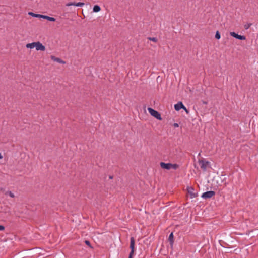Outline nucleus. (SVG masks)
I'll return each mask as SVG.
<instances>
[{"mask_svg": "<svg viewBox=\"0 0 258 258\" xmlns=\"http://www.w3.org/2000/svg\"><path fill=\"white\" fill-rule=\"evenodd\" d=\"M148 110L150 113V114L154 116L156 119L161 120L162 119L160 114L156 110L151 108H148Z\"/></svg>", "mask_w": 258, "mask_h": 258, "instance_id": "nucleus-1", "label": "nucleus"}, {"mask_svg": "<svg viewBox=\"0 0 258 258\" xmlns=\"http://www.w3.org/2000/svg\"><path fill=\"white\" fill-rule=\"evenodd\" d=\"M199 163L200 165L201 168L204 171H205L207 170L208 166L210 164V162L209 161H206L204 159L199 160Z\"/></svg>", "mask_w": 258, "mask_h": 258, "instance_id": "nucleus-2", "label": "nucleus"}, {"mask_svg": "<svg viewBox=\"0 0 258 258\" xmlns=\"http://www.w3.org/2000/svg\"><path fill=\"white\" fill-rule=\"evenodd\" d=\"M130 240V248H131V251L130 253V254L133 255L135 252V240L133 237H131Z\"/></svg>", "mask_w": 258, "mask_h": 258, "instance_id": "nucleus-3", "label": "nucleus"}, {"mask_svg": "<svg viewBox=\"0 0 258 258\" xmlns=\"http://www.w3.org/2000/svg\"><path fill=\"white\" fill-rule=\"evenodd\" d=\"M229 34L231 36H232L237 39L241 40H244L246 39V37L245 36L238 35V34L234 32H230Z\"/></svg>", "mask_w": 258, "mask_h": 258, "instance_id": "nucleus-4", "label": "nucleus"}, {"mask_svg": "<svg viewBox=\"0 0 258 258\" xmlns=\"http://www.w3.org/2000/svg\"><path fill=\"white\" fill-rule=\"evenodd\" d=\"M215 195V192L214 191H209L203 193L202 197L204 199H208L212 197Z\"/></svg>", "mask_w": 258, "mask_h": 258, "instance_id": "nucleus-5", "label": "nucleus"}, {"mask_svg": "<svg viewBox=\"0 0 258 258\" xmlns=\"http://www.w3.org/2000/svg\"><path fill=\"white\" fill-rule=\"evenodd\" d=\"M187 190L191 198H194L198 197V194L194 192V189L192 187H188Z\"/></svg>", "mask_w": 258, "mask_h": 258, "instance_id": "nucleus-6", "label": "nucleus"}, {"mask_svg": "<svg viewBox=\"0 0 258 258\" xmlns=\"http://www.w3.org/2000/svg\"><path fill=\"white\" fill-rule=\"evenodd\" d=\"M36 49L37 50L45 51V47L40 42H36Z\"/></svg>", "mask_w": 258, "mask_h": 258, "instance_id": "nucleus-7", "label": "nucleus"}, {"mask_svg": "<svg viewBox=\"0 0 258 258\" xmlns=\"http://www.w3.org/2000/svg\"><path fill=\"white\" fill-rule=\"evenodd\" d=\"M160 165L162 169L170 170L171 169V163H166L164 162H160Z\"/></svg>", "mask_w": 258, "mask_h": 258, "instance_id": "nucleus-8", "label": "nucleus"}, {"mask_svg": "<svg viewBox=\"0 0 258 258\" xmlns=\"http://www.w3.org/2000/svg\"><path fill=\"white\" fill-rule=\"evenodd\" d=\"M66 5V6H76L78 7H82L84 5V3L82 2H70L67 3Z\"/></svg>", "mask_w": 258, "mask_h": 258, "instance_id": "nucleus-9", "label": "nucleus"}, {"mask_svg": "<svg viewBox=\"0 0 258 258\" xmlns=\"http://www.w3.org/2000/svg\"><path fill=\"white\" fill-rule=\"evenodd\" d=\"M185 108L183 103L181 102H179L178 103L174 105V108L176 111H179L181 109Z\"/></svg>", "mask_w": 258, "mask_h": 258, "instance_id": "nucleus-10", "label": "nucleus"}, {"mask_svg": "<svg viewBox=\"0 0 258 258\" xmlns=\"http://www.w3.org/2000/svg\"><path fill=\"white\" fill-rule=\"evenodd\" d=\"M50 58L51 59L54 61H56L59 63H61V64H65L66 63V62L63 60H62V59H61L60 58H58V57H55L53 55H51L50 56Z\"/></svg>", "mask_w": 258, "mask_h": 258, "instance_id": "nucleus-11", "label": "nucleus"}, {"mask_svg": "<svg viewBox=\"0 0 258 258\" xmlns=\"http://www.w3.org/2000/svg\"><path fill=\"white\" fill-rule=\"evenodd\" d=\"M168 241L170 242V244L171 246H173V243H174V236L173 233L172 232L169 235V238H168Z\"/></svg>", "mask_w": 258, "mask_h": 258, "instance_id": "nucleus-12", "label": "nucleus"}, {"mask_svg": "<svg viewBox=\"0 0 258 258\" xmlns=\"http://www.w3.org/2000/svg\"><path fill=\"white\" fill-rule=\"evenodd\" d=\"M42 18L46 19L49 21H52V22H54L56 20L55 18H54L53 17H51L48 16L43 15H42Z\"/></svg>", "mask_w": 258, "mask_h": 258, "instance_id": "nucleus-13", "label": "nucleus"}, {"mask_svg": "<svg viewBox=\"0 0 258 258\" xmlns=\"http://www.w3.org/2000/svg\"><path fill=\"white\" fill-rule=\"evenodd\" d=\"M36 46V42H33V43H28V44H26V47L27 48H33L35 47Z\"/></svg>", "mask_w": 258, "mask_h": 258, "instance_id": "nucleus-14", "label": "nucleus"}, {"mask_svg": "<svg viewBox=\"0 0 258 258\" xmlns=\"http://www.w3.org/2000/svg\"><path fill=\"white\" fill-rule=\"evenodd\" d=\"M28 14L34 17L42 18V15L35 14L33 12H29Z\"/></svg>", "mask_w": 258, "mask_h": 258, "instance_id": "nucleus-15", "label": "nucleus"}, {"mask_svg": "<svg viewBox=\"0 0 258 258\" xmlns=\"http://www.w3.org/2000/svg\"><path fill=\"white\" fill-rule=\"evenodd\" d=\"M101 8L98 5H95L93 7V11L94 12H98L100 11Z\"/></svg>", "mask_w": 258, "mask_h": 258, "instance_id": "nucleus-16", "label": "nucleus"}, {"mask_svg": "<svg viewBox=\"0 0 258 258\" xmlns=\"http://www.w3.org/2000/svg\"><path fill=\"white\" fill-rule=\"evenodd\" d=\"M171 169L172 168L174 170H176L179 167V165L177 164H172L171 163Z\"/></svg>", "mask_w": 258, "mask_h": 258, "instance_id": "nucleus-17", "label": "nucleus"}, {"mask_svg": "<svg viewBox=\"0 0 258 258\" xmlns=\"http://www.w3.org/2000/svg\"><path fill=\"white\" fill-rule=\"evenodd\" d=\"M5 195H9L11 198H14L15 195L11 191H7L5 192Z\"/></svg>", "mask_w": 258, "mask_h": 258, "instance_id": "nucleus-18", "label": "nucleus"}, {"mask_svg": "<svg viewBox=\"0 0 258 258\" xmlns=\"http://www.w3.org/2000/svg\"><path fill=\"white\" fill-rule=\"evenodd\" d=\"M147 39L150 41H152L154 42H157L158 41V39L156 37H149L147 38Z\"/></svg>", "mask_w": 258, "mask_h": 258, "instance_id": "nucleus-19", "label": "nucleus"}, {"mask_svg": "<svg viewBox=\"0 0 258 258\" xmlns=\"http://www.w3.org/2000/svg\"><path fill=\"white\" fill-rule=\"evenodd\" d=\"M251 25H252L251 23H247L244 25V28L245 29L247 30L248 29H249L250 27V26Z\"/></svg>", "mask_w": 258, "mask_h": 258, "instance_id": "nucleus-20", "label": "nucleus"}, {"mask_svg": "<svg viewBox=\"0 0 258 258\" xmlns=\"http://www.w3.org/2000/svg\"><path fill=\"white\" fill-rule=\"evenodd\" d=\"M221 37L220 34L218 31H217L215 34V38L217 39H219Z\"/></svg>", "mask_w": 258, "mask_h": 258, "instance_id": "nucleus-21", "label": "nucleus"}, {"mask_svg": "<svg viewBox=\"0 0 258 258\" xmlns=\"http://www.w3.org/2000/svg\"><path fill=\"white\" fill-rule=\"evenodd\" d=\"M85 243L86 245L89 246L90 247L92 248V247L91 245L90 242L88 240H85Z\"/></svg>", "mask_w": 258, "mask_h": 258, "instance_id": "nucleus-22", "label": "nucleus"}, {"mask_svg": "<svg viewBox=\"0 0 258 258\" xmlns=\"http://www.w3.org/2000/svg\"><path fill=\"white\" fill-rule=\"evenodd\" d=\"M5 229V227L3 225H0V231H3Z\"/></svg>", "mask_w": 258, "mask_h": 258, "instance_id": "nucleus-23", "label": "nucleus"}, {"mask_svg": "<svg viewBox=\"0 0 258 258\" xmlns=\"http://www.w3.org/2000/svg\"><path fill=\"white\" fill-rule=\"evenodd\" d=\"M173 126H174V127H178L179 126V125H178V123H174L173 124Z\"/></svg>", "mask_w": 258, "mask_h": 258, "instance_id": "nucleus-24", "label": "nucleus"}, {"mask_svg": "<svg viewBox=\"0 0 258 258\" xmlns=\"http://www.w3.org/2000/svg\"><path fill=\"white\" fill-rule=\"evenodd\" d=\"M185 111V112L187 113H189V111L186 109V108L185 107V108H183Z\"/></svg>", "mask_w": 258, "mask_h": 258, "instance_id": "nucleus-25", "label": "nucleus"}, {"mask_svg": "<svg viewBox=\"0 0 258 258\" xmlns=\"http://www.w3.org/2000/svg\"><path fill=\"white\" fill-rule=\"evenodd\" d=\"M128 258H133V255L131 254H129Z\"/></svg>", "mask_w": 258, "mask_h": 258, "instance_id": "nucleus-26", "label": "nucleus"}, {"mask_svg": "<svg viewBox=\"0 0 258 258\" xmlns=\"http://www.w3.org/2000/svg\"><path fill=\"white\" fill-rule=\"evenodd\" d=\"M0 190L2 191H4V189L3 188H0Z\"/></svg>", "mask_w": 258, "mask_h": 258, "instance_id": "nucleus-27", "label": "nucleus"}, {"mask_svg": "<svg viewBox=\"0 0 258 258\" xmlns=\"http://www.w3.org/2000/svg\"><path fill=\"white\" fill-rule=\"evenodd\" d=\"M203 103L205 104H207V102L206 101H203Z\"/></svg>", "mask_w": 258, "mask_h": 258, "instance_id": "nucleus-28", "label": "nucleus"}, {"mask_svg": "<svg viewBox=\"0 0 258 258\" xmlns=\"http://www.w3.org/2000/svg\"><path fill=\"white\" fill-rule=\"evenodd\" d=\"M109 177L110 179H112L113 176H109Z\"/></svg>", "mask_w": 258, "mask_h": 258, "instance_id": "nucleus-29", "label": "nucleus"}]
</instances>
